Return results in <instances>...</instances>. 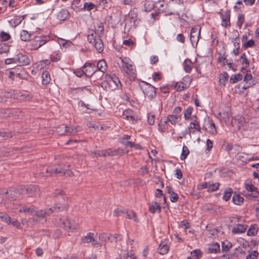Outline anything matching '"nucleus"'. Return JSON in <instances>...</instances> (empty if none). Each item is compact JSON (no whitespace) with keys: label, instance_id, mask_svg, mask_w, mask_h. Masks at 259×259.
Masks as SVG:
<instances>
[{"label":"nucleus","instance_id":"obj_2","mask_svg":"<svg viewBox=\"0 0 259 259\" xmlns=\"http://www.w3.org/2000/svg\"><path fill=\"white\" fill-rule=\"evenodd\" d=\"M49 40V37L46 35L34 36L29 44L31 50H36L44 45Z\"/></svg>","mask_w":259,"mask_h":259},{"label":"nucleus","instance_id":"obj_12","mask_svg":"<svg viewBox=\"0 0 259 259\" xmlns=\"http://www.w3.org/2000/svg\"><path fill=\"white\" fill-rule=\"evenodd\" d=\"M16 62L19 66H24L29 64L30 59L25 55L18 54L16 56Z\"/></svg>","mask_w":259,"mask_h":259},{"label":"nucleus","instance_id":"obj_54","mask_svg":"<svg viewBox=\"0 0 259 259\" xmlns=\"http://www.w3.org/2000/svg\"><path fill=\"white\" fill-rule=\"evenodd\" d=\"M16 92L13 91L6 92L5 93L4 96L6 98H12L13 99H16Z\"/></svg>","mask_w":259,"mask_h":259},{"label":"nucleus","instance_id":"obj_44","mask_svg":"<svg viewBox=\"0 0 259 259\" xmlns=\"http://www.w3.org/2000/svg\"><path fill=\"white\" fill-rule=\"evenodd\" d=\"M78 128H79V127H78V126L70 127V126H67L66 134H72V135L75 134L79 131V130H78Z\"/></svg>","mask_w":259,"mask_h":259},{"label":"nucleus","instance_id":"obj_43","mask_svg":"<svg viewBox=\"0 0 259 259\" xmlns=\"http://www.w3.org/2000/svg\"><path fill=\"white\" fill-rule=\"evenodd\" d=\"M66 128L67 125L65 124H62L57 127L56 132L60 135H65L66 134Z\"/></svg>","mask_w":259,"mask_h":259},{"label":"nucleus","instance_id":"obj_32","mask_svg":"<svg viewBox=\"0 0 259 259\" xmlns=\"http://www.w3.org/2000/svg\"><path fill=\"white\" fill-rule=\"evenodd\" d=\"M31 34L27 31L23 30L21 32L20 36L22 40L27 41L30 40Z\"/></svg>","mask_w":259,"mask_h":259},{"label":"nucleus","instance_id":"obj_48","mask_svg":"<svg viewBox=\"0 0 259 259\" xmlns=\"http://www.w3.org/2000/svg\"><path fill=\"white\" fill-rule=\"evenodd\" d=\"M189 153V150L188 148V147L186 146H184L183 147L181 155V159L183 160H185L187 155Z\"/></svg>","mask_w":259,"mask_h":259},{"label":"nucleus","instance_id":"obj_8","mask_svg":"<svg viewBox=\"0 0 259 259\" xmlns=\"http://www.w3.org/2000/svg\"><path fill=\"white\" fill-rule=\"evenodd\" d=\"M200 30L201 28L199 26H196L191 29L190 39L192 44H197L200 36Z\"/></svg>","mask_w":259,"mask_h":259},{"label":"nucleus","instance_id":"obj_34","mask_svg":"<svg viewBox=\"0 0 259 259\" xmlns=\"http://www.w3.org/2000/svg\"><path fill=\"white\" fill-rule=\"evenodd\" d=\"M124 213L123 214H125V217L129 219H134L135 222H138V220L136 216L135 213L133 211L127 210L126 209H124Z\"/></svg>","mask_w":259,"mask_h":259},{"label":"nucleus","instance_id":"obj_19","mask_svg":"<svg viewBox=\"0 0 259 259\" xmlns=\"http://www.w3.org/2000/svg\"><path fill=\"white\" fill-rule=\"evenodd\" d=\"M57 18L60 21H64L68 19L69 16V12L66 9H62L57 14Z\"/></svg>","mask_w":259,"mask_h":259},{"label":"nucleus","instance_id":"obj_21","mask_svg":"<svg viewBox=\"0 0 259 259\" xmlns=\"http://www.w3.org/2000/svg\"><path fill=\"white\" fill-rule=\"evenodd\" d=\"M97 68L96 70L101 71L102 72H105L107 70V65L104 60H100L97 63Z\"/></svg>","mask_w":259,"mask_h":259},{"label":"nucleus","instance_id":"obj_38","mask_svg":"<svg viewBox=\"0 0 259 259\" xmlns=\"http://www.w3.org/2000/svg\"><path fill=\"white\" fill-rule=\"evenodd\" d=\"M258 231V228L256 225H252L247 231L248 236H254L256 235Z\"/></svg>","mask_w":259,"mask_h":259},{"label":"nucleus","instance_id":"obj_5","mask_svg":"<svg viewBox=\"0 0 259 259\" xmlns=\"http://www.w3.org/2000/svg\"><path fill=\"white\" fill-rule=\"evenodd\" d=\"M143 83L141 88L144 95L150 99L155 98L156 94L155 88L146 82H143Z\"/></svg>","mask_w":259,"mask_h":259},{"label":"nucleus","instance_id":"obj_16","mask_svg":"<svg viewBox=\"0 0 259 259\" xmlns=\"http://www.w3.org/2000/svg\"><path fill=\"white\" fill-rule=\"evenodd\" d=\"M155 7L157 8L158 10L159 11V13L162 12L165 13V15H171L175 14V12H171L169 11V9L167 8L165 9H162L164 7L163 4H160V2L159 1L156 3V5H155Z\"/></svg>","mask_w":259,"mask_h":259},{"label":"nucleus","instance_id":"obj_22","mask_svg":"<svg viewBox=\"0 0 259 259\" xmlns=\"http://www.w3.org/2000/svg\"><path fill=\"white\" fill-rule=\"evenodd\" d=\"M93 45L99 53H101L103 51V42L100 37H98L96 41Z\"/></svg>","mask_w":259,"mask_h":259},{"label":"nucleus","instance_id":"obj_17","mask_svg":"<svg viewBox=\"0 0 259 259\" xmlns=\"http://www.w3.org/2000/svg\"><path fill=\"white\" fill-rule=\"evenodd\" d=\"M130 138L131 136L129 135H124L123 137L120 140V142L121 143L125 145L126 146L137 148V145H136L134 143L130 141H126L127 140L130 139Z\"/></svg>","mask_w":259,"mask_h":259},{"label":"nucleus","instance_id":"obj_39","mask_svg":"<svg viewBox=\"0 0 259 259\" xmlns=\"http://www.w3.org/2000/svg\"><path fill=\"white\" fill-rule=\"evenodd\" d=\"M96 33L93 31L89 32L88 35V40L92 44H93L97 40V38L96 37Z\"/></svg>","mask_w":259,"mask_h":259},{"label":"nucleus","instance_id":"obj_33","mask_svg":"<svg viewBox=\"0 0 259 259\" xmlns=\"http://www.w3.org/2000/svg\"><path fill=\"white\" fill-rule=\"evenodd\" d=\"M205 130L211 134H214L217 133V130L214 123L212 121L208 122V126L205 127Z\"/></svg>","mask_w":259,"mask_h":259},{"label":"nucleus","instance_id":"obj_15","mask_svg":"<svg viewBox=\"0 0 259 259\" xmlns=\"http://www.w3.org/2000/svg\"><path fill=\"white\" fill-rule=\"evenodd\" d=\"M31 96L27 93H22L16 92V99L20 101L29 100Z\"/></svg>","mask_w":259,"mask_h":259},{"label":"nucleus","instance_id":"obj_23","mask_svg":"<svg viewBox=\"0 0 259 259\" xmlns=\"http://www.w3.org/2000/svg\"><path fill=\"white\" fill-rule=\"evenodd\" d=\"M46 172L50 174L51 175L56 174H62L63 173V168L57 166L50 167L46 170Z\"/></svg>","mask_w":259,"mask_h":259},{"label":"nucleus","instance_id":"obj_1","mask_svg":"<svg viewBox=\"0 0 259 259\" xmlns=\"http://www.w3.org/2000/svg\"><path fill=\"white\" fill-rule=\"evenodd\" d=\"M245 190L243 192V195L250 200H254L259 196L257 188L255 187L250 183H245Z\"/></svg>","mask_w":259,"mask_h":259},{"label":"nucleus","instance_id":"obj_53","mask_svg":"<svg viewBox=\"0 0 259 259\" xmlns=\"http://www.w3.org/2000/svg\"><path fill=\"white\" fill-rule=\"evenodd\" d=\"M233 126H236L238 130H240L243 124V121L240 120L238 121L237 119H234L232 121Z\"/></svg>","mask_w":259,"mask_h":259},{"label":"nucleus","instance_id":"obj_58","mask_svg":"<svg viewBox=\"0 0 259 259\" xmlns=\"http://www.w3.org/2000/svg\"><path fill=\"white\" fill-rule=\"evenodd\" d=\"M185 85L184 83L181 82L180 83H177L175 85V88L177 91L180 92L184 90L186 88Z\"/></svg>","mask_w":259,"mask_h":259},{"label":"nucleus","instance_id":"obj_26","mask_svg":"<svg viewBox=\"0 0 259 259\" xmlns=\"http://www.w3.org/2000/svg\"><path fill=\"white\" fill-rule=\"evenodd\" d=\"M42 83L44 85H48L50 82V74L47 71H44L42 73Z\"/></svg>","mask_w":259,"mask_h":259},{"label":"nucleus","instance_id":"obj_49","mask_svg":"<svg viewBox=\"0 0 259 259\" xmlns=\"http://www.w3.org/2000/svg\"><path fill=\"white\" fill-rule=\"evenodd\" d=\"M240 59L242 60L241 62V64L243 65L242 69H245V68L248 67L249 65V62L246 58V55L244 53L241 56Z\"/></svg>","mask_w":259,"mask_h":259},{"label":"nucleus","instance_id":"obj_35","mask_svg":"<svg viewBox=\"0 0 259 259\" xmlns=\"http://www.w3.org/2000/svg\"><path fill=\"white\" fill-rule=\"evenodd\" d=\"M123 115L128 120L132 121H136L135 116L131 110H125L123 112Z\"/></svg>","mask_w":259,"mask_h":259},{"label":"nucleus","instance_id":"obj_3","mask_svg":"<svg viewBox=\"0 0 259 259\" xmlns=\"http://www.w3.org/2000/svg\"><path fill=\"white\" fill-rule=\"evenodd\" d=\"M109 84V89L111 90H115L118 88H121L122 85L118 78L115 75H108L107 77V82L104 81L102 83V87L106 88V85Z\"/></svg>","mask_w":259,"mask_h":259},{"label":"nucleus","instance_id":"obj_40","mask_svg":"<svg viewBox=\"0 0 259 259\" xmlns=\"http://www.w3.org/2000/svg\"><path fill=\"white\" fill-rule=\"evenodd\" d=\"M232 244L228 241H225L222 242V248L223 252H227L232 247Z\"/></svg>","mask_w":259,"mask_h":259},{"label":"nucleus","instance_id":"obj_14","mask_svg":"<svg viewBox=\"0 0 259 259\" xmlns=\"http://www.w3.org/2000/svg\"><path fill=\"white\" fill-rule=\"evenodd\" d=\"M67 207V206L65 204H62L60 203H55L49 209H51L52 213L54 212H59L65 209Z\"/></svg>","mask_w":259,"mask_h":259},{"label":"nucleus","instance_id":"obj_6","mask_svg":"<svg viewBox=\"0 0 259 259\" xmlns=\"http://www.w3.org/2000/svg\"><path fill=\"white\" fill-rule=\"evenodd\" d=\"M58 225L63 227L65 230H75L77 228V225L75 223L74 220L68 218H61Z\"/></svg>","mask_w":259,"mask_h":259},{"label":"nucleus","instance_id":"obj_18","mask_svg":"<svg viewBox=\"0 0 259 259\" xmlns=\"http://www.w3.org/2000/svg\"><path fill=\"white\" fill-rule=\"evenodd\" d=\"M247 226L244 224H239L236 225L232 230V233L234 234H241L245 232Z\"/></svg>","mask_w":259,"mask_h":259},{"label":"nucleus","instance_id":"obj_36","mask_svg":"<svg viewBox=\"0 0 259 259\" xmlns=\"http://www.w3.org/2000/svg\"><path fill=\"white\" fill-rule=\"evenodd\" d=\"M242 78V75L240 73L235 74L234 75H232L230 78V81L232 83H235L238 82L239 80H241Z\"/></svg>","mask_w":259,"mask_h":259},{"label":"nucleus","instance_id":"obj_47","mask_svg":"<svg viewBox=\"0 0 259 259\" xmlns=\"http://www.w3.org/2000/svg\"><path fill=\"white\" fill-rule=\"evenodd\" d=\"M191 254L193 257H195L196 259H199L202 255V252L200 249H196L192 251Z\"/></svg>","mask_w":259,"mask_h":259},{"label":"nucleus","instance_id":"obj_42","mask_svg":"<svg viewBox=\"0 0 259 259\" xmlns=\"http://www.w3.org/2000/svg\"><path fill=\"white\" fill-rule=\"evenodd\" d=\"M232 192L231 188H228L226 189L224 193L223 198L226 201L229 200L231 197Z\"/></svg>","mask_w":259,"mask_h":259},{"label":"nucleus","instance_id":"obj_60","mask_svg":"<svg viewBox=\"0 0 259 259\" xmlns=\"http://www.w3.org/2000/svg\"><path fill=\"white\" fill-rule=\"evenodd\" d=\"M99 238L103 241H106L107 240L110 239V234L106 233H102L100 234Z\"/></svg>","mask_w":259,"mask_h":259},{"label":"nucleus","instance_id":"obj_29","mask_svg":"<svg viewBox=\"0 0 259 259\" xmlns=\"http://www.w3.org/2000/svg\"><path fill=\"white\" fill-rule=\"evenodd\" d=\"M150 211L152 213H155L157 210L159 212L161 211V206L160 205L155 201H153L151 203V205L149 208Z\"/></svg>","mask_w":259,"mask_h":259},{"label":"nucleus","instance_id":"obj_10","mask_svg":"<svg viewBox=\"0 0 259 259\" xmlns=\"http://www.w3.org/2000/svg\"><path fill=\"white\" fill-rule=\"evenodd\" d=\"M222 19L221 25L225 27H227L231 25L230 23V11L229 10L226 11L224 13L222 12H219Z\"/></svg>","mask_w":259,"mask_h":259},{"label":"nucleus","instance_id":"obj_11","mask_svg":"<svg viewBox=\"0 0 259 259\" xmlns=\"http://www.w3.org/2000/svg\"><path fill=\"white\" fill-rule=\"evenodd\" d=\"M82 68L84 69V74L89 77L93 76L96 72L95 65L91 63H85Z\"/></svg>","mask_w":259,"mask_h":259},{"label":"nucleus","instance_id":"obj_9","mask_svg":"<svg viewBox=\"0 0 259 259\" xmlns=\"http://www.w3.org/2000/svg\"><path fill=\"white\" fill-rule=\"evenodd\" d=\"M26 192V194L29 196L35 195L39 194V190L36 185H30L23 187L21 189Z\"/></svg>","mask_w":259,"mask_h":259},{"label":"nucleus","instance_id":"obj_13","mask_svg":"<svg viewBox=\"0 0 259 259\" xmlns=\"http://www.w3.org/2000/svg\"><path fill=\"white\" fill-rule=\"evenodd\" d=\"M52 213L51 209H46V210H35L34 214L40 219H42L47 216L50 215Z\"/></svg>","mask_w":259,"mask_h":259},{"label":"nucleus","instance_id":"obj_31","mask_svg":"<svg viewBox=\"0 0 259 259\" xmlns=\"http://www.w3.org/2000/svg\"><path fill=\"white\" fill-rule=\"evenodd\" d=\"M168 250V247L166 243L161 242L158 247V252L161 254H166Z\"/></svg>","mask_w":259,"mask_h":259},{"label":"nucleus","instance_id":"obj_30","mask_svg":"<svg viewBox=\"0 0 259 259\" xmlns=\"http://www.w3.org/2000/svg\"><path fill=\"white\" fill-rule=\"evenodd\" d=\"M192 129H195V130L200 132V126L199 123H193L191 122L190 124V126L188 127L189 130V134L190 135L191 133L194 134L195 131H192Z\"/></svg>","mask_w":259,"mask_h":259},{"label":"nucleus","instance_id":"obj_24","mask_svg":"<svg viewBox=\"0 0 259 259\" xmlns=\"http://www.w3.org/2000/svg\"><path fill=\"white\" fill-rule=\"evenodd\" d=\"M252 76L251 74H246L243 78V80L244 82H245V83L244 85L242 87V89L246 90L249 88L251 83H250V81L252 79Z\"/></svg>","mask_w":259,"mask_h":259},{"label":"nucleus","instance_id":"obj_50","mask_svg":"<svg viewBox=\"0 0 259 259\" xmlns=\"http://www.w3.org/2000/svg\"><path fill=\"white\" fill-rule=\"evenodd\" d=\"M10 47L5 43L0 44V54L7 53L9 52Z\"/></svg>","mask_w":259,"mask_h":259},{"label":"nucleus","instance_id":"obj_37","mask_svg":"<svg viewBox=\"0 0 259 259\" xmlns=\"http://www.w3.org/2000/svg\"><path fill=\"white\" fill-rule=\"evenodd\" d=\"M228 76L229 75L226 72H224L221 74L219 77V82L220 84L225 85L226 82L228 80Z\"/></svg>","mask_w":259,"mask_h":259},{"label":"nucleus","instance_id":"obj_64","mask_svg":"<svg viewBox=\"0 0 259 259\" xmlns=\"http://www.w3.org/2000/svg\"><path fill=\"white\" fill-rule=\"evenodd\" d=\"M124 259H137L136 256L132 252L125 254L123 255Z\"/></svg>","mask_w":259,"mask_h":259},{"label":"nucleus","instance_id":"obj_7","mask_svg":"<svg viewBox=\"0 0 259 259\" xmlns=\"http://www.w3.org/2000/svg\"><path fill=\"white\" fill-rule=\"evenodd\" d=\"M123 151L119 149L116 150H112L109 149L106 150L97 151L95 154L98 155L99 156H113L115 155L121 156L123 153Z\"/></svg>","mask_w":259,"mask_h":259},{"label":"nucleus","instance_id":"obj_56","mask_svg":"<svg viewBox=\"0 0 259 259\" xmlns=\"http://www.w3.org/2000/svg\"><path fill=\"white\" fill-rule=\"evenodd\" d=\"M258 253L256 250H253L247 255L246 259H257Z\"/></svg>","mask_w":259,"mask_h":259},{"label":"nucleus","instance_id":"obj_62","mask_svg":"<svg viewBox=\"0 0 259 259\" xmlns=\"http://www.w3.org/2000/svg\"><path fill=\"white\" fill-rule=\"evenodd\" d=\"M110 238L111 239V241H115L117 242V239L118 238L119 240L122 239L121 236L120 234H115L114 235H110Z\"/></svg>","mask_w":259,"mask_h":259},{"label":"nucleus","instance_id":"obj_46","mask_svg":"<svg viewBox=\"0 0 259 259\" xmlns=\"http://www.w3.org/2000/svg\"><path fill=\"white\" fill-rule=\"evenodd\" d=\"M220 184L219 183H215L213 184H209V187L207 190L208 192H212L219 189Z\"/></svg>","mask_w":259,"mask_h":259},{"label":"nucleus","instance_id":"obj_61","mask_svg":"<svg viewBox=\"0 0 259 259\" xmlns=\"http://www.w3.org/2000/svg\"><path fill=\"white\" fill-rule=\"evenodd\" d=\"M105 72H102L101 71L96 70V72L93 75V77L96 79H99L101 78Z\"/></svg>","mask_w":259,"mask_h":259},{"label":"nucleus","instance_id":"obj_20","mask_svg":"<svg viewBox=\"0 0 259 259\" xmlns=\"http://www.w3.org/2000/svg\"><path fill=\"white\" fill-rule=\"evenodd\" d=\"M207 250L209 253H215L220 250V245L217 242L213 243L208 246Z\"/></svg>","mask_w":259,"mask_h":259},{"label":"nucleus","instance_id":"obj_59","mask_svg":"<svg viewBox=\"0 0 259 259\" xmlns=\"http://www.w3.org/2000/svg\"><path fill=\"white\" fill-rule=\"evenodd\" d=\"M95 5L92 3H85L83 8L88 11H90L94 8Z\"/></svg>","mask_w":259,"mask_h":259},{"label":"nucleus","instance_id":"obj_55","mask_svg":"<svg viewBox=\"0 0 259 259\" xmlns=\"http://www.w3.org/2000/svg\"><path fill=\"white\" fill-rule=\"evenodd\" d=\"M193 108L192 107H188L184 112V118L185 120H188L191 117Z\"/></svg>","mask_w":259,"mask_h":259},{"label":"nucleus","instance_id":"obj_51","mask_svg":"<svg viewBox=\"0 0 259 259\" xmlns=\"http://www.w3.org/2000/svg\"><path fill=\"white\" fill-rule=\"evenodd\" d=\"M93 236L94 234L93 233H89L87 236L82 238L81 241L84 243L91 242L92 241V239H93Z\"/></svg>","mask_w":259,"mask_h":259},{"label":"nucleus","instance_id":"obj_41","mask_svg":"<svg viewBox=\"0 0 259 259\" xmlns=\"http://www.w3.org/2000/svg\"><path fill=\"white\" fill-rule=\"evenodd\" d=\"M0 219L7 224L10 225L11 218L7 214L0 212Z\"/></svg>","mask_w":259,"mask_h":259},{"label":"nucleus","instance_id":"obj_27","mask_svg":"<svg viewBox=\"0 0 259 259\" xmlns=\"http://www.w3.org/2000/svg\"><path fill=\"white\" fill-rule=\"evenodd\" d=\"M35 207L34 206L31 205L30 207L23 206L21 209L19 210V212H26L30 214H34Z\"/></svg>","mask_w":259,"mask_h":259},{"label":"nucleus","instance_id":"obj_4","mask_svg":"<svg viewBox=\"0 0 259 259\" xmlns=\"http://www.w3.org/2000/svg\"><path fill=\"white\" fill-rule=\"evenodd\" d=\"M120 69L122 71L124 72L127 75H135V68L132 64L131 61L128 58H124L121 60Z\"/></svg>","mask_w":259,"mask_h":259},{"label":"nucleus","instance_id":"obj_45","mask_svg":"<svg viewBox=\"0 0 259 259\" xmlns=\"http://www.w3.org/2000/svg\"><path fill=\"white\" fill-rule=\"evenodd\" d=\"M179 118H180V116H177L173 114L169 115L167 116V120H168L172 124L174 125L176 124V123L178 122V119Z\"/></svg>","mask_w":259,"mask_h":259},{"label":"nucleus","instance_id":"obj_28","mask_svg":"<svg viewBox=\"0 0 259 259\" xmlns=\"http://www.w3.org/2000/svg\"><path fill=\"white\" fill-rule=\"evenodd\" d=\"M244 199L239 194L235 193L232 198V201L235 204L240 205L243 202Z\"/></svg>","mask_w":259,"mask_h":259},{"label":"nucleus","instance_id":"obj_25","mask_svg":"<svg viewBox=\"0 0 259 259\" xmlns=\"http://www.w3.org/2000/svg\"><path fill=\"white\" fill-rule=\"evenodd\" d=\"M155 3L152 1H146L144 3L145 11L146 12H150L155 7Z\"/></svg>","mask_w":259,"mask_h":259},{"label":"nucleus","instance_id":"obj_57","mask_svg":"<svg viewBox=\"0 0 259 259\" xmlns=\"http://www.w3.org/2000/svg\"><path fill=\"white\" fill-rule=\"evenodd\" d=\"M244 15L242 14H239L238 16L237 25L240 28L244 22Z\"/></svg>","mask_w":259,"mask_h":259},{"label":"nucleus","instance_id":"obj_63","mask_svg":"<svg viewBox=\"0 0 259 259\" xmlns=\"http://www.w3.org/2000/svg\"><path fill=\"white\" fill-rule=\"evenodd\" d=\"M170 200L172 202H176L179 198L178 195L175 192L172 193L169 196Z\"/></svg>","mask_w":259,"mask_h":259},{"label":"nucleus","instance_id":"obj_52","mask_svg":"<svg viewBox=\"0 0 259 259\" xmlns=\"http://www.w3.org/2000/svg\"><path fill=\"white\" fill-rule=\"evenodd\" d=\"M138 13L137 9H133L128 14L129 17L133 22H135L137 17Z\"/></svg>","mask_w":259,"mask_h":259}]
</instances>
